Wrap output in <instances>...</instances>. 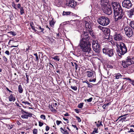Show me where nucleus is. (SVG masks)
I'll list each match as a JSON object with an SVG mask.
<instances>
[{"label": "nucleus", "instance_id": "1", "mask_svg": "<svg viewBox=\"0 0 134 134\" xmlns=\"http://www.w3.org/2000/svg\"><path fill=\"white\" fill-rule=\"evenodd\" d=\"M112 6L113 9L115 21L117 23L122 21L124 18V13L121 6L119 3L116 2H113Z\"/></svg>", "mask_w": 134, "mask_h": 134}, {"label": "nucleus", "instance_id": "56", "mask_svg": "<svg viewBox=\"0 0 134 134\" xmlns=\"http://www.w3.org/2000/svg\"><path fill=\"white\" fill-rule=\"evenodd\" d=\"M63 15H67V12H65L64 11L63 12Z\"/></svg>", "mask_w": 134, "mask_h": 134}, {"label": "nucleus", "instance_id": "28", "mask_svg": "<svg viewBox=\"0 0 134 134\" xmlns=\"http://www.w3.org/2000/svg\"><path fill=\"white\" fill-rule=\"evenodd\" d=\"M21 117L23 119H27L28 118L27 114L23 115L21 116Z\"/></svg>", "mask_w": 134, "mask_h": 134}, {"label": "nucleus", "instance_id": "40", "mask_svg": "<svg viewBox=\"0 0 134 134\" xmlns=\"http://www.w3.org/2000/svg\"><path fill=\"white\" fill-rule=\"evenodd\" d=\"M76 118L77 120L79 122H80L81 121V120L80 118L78 116H76Z\"/></svg>", "mask_w": 134, "mask_h": 134}, {"label": "nucleus", "instance_id": "22", "mask_svg": "<svg viewBox=\"0 0 134 134\" xmlns=\"http://www.w3.org/2000/svg\"><path fill=\"white\" fill-rule=\"evenodd\" d=\"M67 24V21H65L64 22L62 23L61 24V25L63 26V28L65 30V28L66 27Z\"/></svg>", "mask_w": 134, "mask_h": 134}, {"label": "nucleus", "instance_id": "36", "mask_svg": "<svg viewBox=\"0 0 134 134\" xmlns=\"http://www.w3.org/2000/svg\"><path fill=\"white\" fill-rule=\"evenodd\" d=\"M2 58L4 62H7L8 59L5 56H3Z\"/></svg>", "mask_w": 134, "mask_h": 134}, {"label": "nucleus", "instance_id": "9", "mask_svg": "<svg viewBox=\"0 0 134 134\" xmlns=\"http://www.w3.org/2000/svg\"><path fill=\"white\" fill-rule=\"evenodd\" d=\"M86 74L88 77L90 78L89 80V82H95L96 81V76H94L92 72L87 71L86 72Z\"/></svg>", "mask_w": 134, "mask_h": 134}, {"label": "nucleus", "instance_id": "29", "mask_svg": "<svg viewBox=\"0 0 134 134\" xmlns=\"http://www.w3.org/2000/svg\"><path fill=\"white\" fill-rule=\"evenodd\" d=\"M83 104H84L83 103H80L78 104V107L80 108H82L83 106Z\"/></svg>", "mask_w": 134, "mask_h": 134}, {"label": "nucleus", "instance_id": "62", "mask_svg": "<svg viewBox=\"0 0 134 134\" xmlns=\"http://www.w3.org/2000/svg\"><path fill=\"white\" fill-rule=\"evenodd\" d=\"M111 103L110 102H109L108 103H107V104H105L104 105L106 106H108Z\"/></svg>", "mask_w": 134, "mask_h": 134}, {"label": "nucleus", "instance_id": "2", "mask_svg": "<svg viewBox=\"0 0 134 134\" xmlns=\"http://www.w3.org/2000/svg\"><path fill=\"white\" fill-rule=\"evenodd\" d=\"M80 46L82 51L85 53L86 56L90 57V55L88 54L91 50L90 44L88 41H80Z\"/></svg>", "mask_w": 134, "mask_h": 134}, {"label": "nucleus", "instance_id": "50", "mask_svg": "<svg viewBox=\"0 0 134 134\" xmlns=\"http://www.w3.org/2000/svg\"><path fill=\"white\" fill-rule=\"evenodd\" d=\"M53 106L54 107H58L57 103H53Z\"/></svg>", "mask_w": 134, "mask_h": 134}, {"label": "nucleus", "instance_id": "31", "mask_svg": "<svg viewBox=\"0 0 134 134\" xmlns=\"http://www.w3.org/2000/svg\"><path fill=\"white\" fill-rule=\"evenodd\" d=\"M124 117L121 118V119L119 120V121H123V120L125 121V120L126 119V116H124Z\"/></svg>", "mask_w": 134, "mask_h": 134}, {"label": "nucleus", "instance_id": "4", "mask_svg": "<svg viewBox=\"0 0 134 134\" xmlns=\"http://www.w3.org/2000/svg\"><path fill=\"white\" fill-rule=\"evenodd\" d=\"M107 3L105 1L101 0V7L103 12L106 14L110 15L112 13V11L111 7L107 6Z\"/></svg>", "mask_w": 134, "mask_h": 134}, {"label": "nucleus", "instance_id": "55", "mask_svg": "<svg viewBox=\"0 0 134 134\" xmlns=\"http://www.w3.org/2000/svg\"><path fill=\"white\" fill-rule=\"evenodd\" d=\"M75 111L77 113H79V110L77 109H75Z\"/></svg>", "mask_w": 134, "mask_h": 134}, {"label": "nucleus", "instance_id": "58", "mask_svg": "<svg viewBox=\"0 0 134 134\" xmlns=\"http://www.w3.org/2000/svg\"><path fill=\"white\" fill-rule=\"evenodd\" d=\"M124 79H127V80H129V81H130H130H131L132 80L129 78H124Z\"/></svg>", "mask_w": 134, "mask_h": 134}, {"label": "nucleus", "instance_id": "15", "mask_svg": "<svg viewBox=\"0 0 134 134\" xmlns=\"http://www.w3.org/2000/svg\"><path fill=\"white\" fill-rule=\"evenodd\" d=\"M114 36V39L116 41H119L122 39V36L121 34L115 33Z\"/></svg>", "mask_w": 134, "mask_h": 134}, {"label": "nucleus", "instance_id": "6", "mask_svg": "<svg viewBox=\"0 0 134 134\" xmlns=\"http://www.w3.org/2000/svg\"><path fill=\"white\" fill-rule=\"evenodd\" d=\"M103 54L107 56L111 57L114 56V51L112 49L109 48L108 46H105L102 49Z\"/></svg>", "mask_w": 134, "mask_h": 134}, {"label": "nucleus", "instance_id": "3", "mask_svg": "<svg viewBox=\"0 0 134 134\" xmlns=\"http://www.w3.org/2000/svg\"><path fill=\"white\" fill-rule=\"evenodd\" d=\"M116 46L117 47L116 51L119 56H120L121 55H124L127 52V48L125 44L121 42L119 44H117Z\"/></svg>", "mask_w": 134, "mask_h": 134}, {"label": "nucleus", "instance_id": "24", "mask_svg": "<svg viewBox=\"0 0 134 134\" xmlns=\"http://www.w3.org/2000/svg\"><path fill=\"white\" fill-rule=\"evenodd\" d=\"M22 111L23 112L25 113H26V114H27V115L28 116V117H32V115H33V114H32L31 113H29L28 112L24 111L23 110H22Z\"/></svg>", "mask_w": 134, "mask_h": 134}, {"label": "nucleus", "instance_id": "34", "mask_svg": "<svg viewBox=\"0 0 134 134\" xmlns=\"http://www.w3.org/2000/svg\"><path fill=\"white\" fill-rule=\"evenodd\" d=\"M53 58L54 59L56 60L57 61H59V58L58 56H56L55 57H54Z\"/></svg>", "mask_w": 134, "mask_h": 134}, {"label": "nucleus", "instance_id": "14", "mask_svg": "<svg viewBox=\"0 0 134 134\" xmlns=\"http://www.w3.org/2000/svg\"><path fill=\"white\" fill-rule=\"evenodd\" d=\"M76 5V2L74 0H69L68 4V6L69 7H70L71 8H74Z\"/></svg>", "mask_w": 134, "mask_h": 134}, {"label": "nucleus", "instance_id": "38", "mask_svg": "<svg viewBox=\"0 0 134 134\" xmlns=\"http://www.w3.org/2000/svg\"><path fill=\"white\" fill-rule=\"evenodd\" d=\"M37 130L36 129H34L33 130V134H37Z\"/></svg>", "mask_w": 134, "mask_h": 134}, {"label": "nucleus", "instance_id": "23", "mask_svg": "<svg viewBox=\"0 0 134 134\" xmlns=\"http://www.w3.org/2000/svg\"><path fill=\"white\" fill-rule=\"evenodd\" d=\"M60 129L62 132L64 134H67V131L65 130V128L64 129L62 127H61Z\"/></svg>", "mask_w": 134, "mask_h": 134}, {"label": "nucleus", "instance_id": "53", "mask_svg": "<svg viewBox=\"0 0 134 134\" xmlns=\"http://www.w3.org/2000/svg\"><path fill=\"white\" fill-rule=\"evenodd\" d=\"M49 130V127L48 126H46V130L48 131Z\"/></svg>", "mask_w": 134, "mask_h": 134}, {"label": "nucleus", "instance_id": "16", "mask_svg": "<svg viewBox=\"0 0 134 134\" xmlns=\"http://www.w3.org/2000/svg\"><path fill=\"white\" fill-rule=\"evenodd\" d=\"M127 14L130 18H132V16L134 15V8L127 11Z\"/></svg>", "mask_w": 134, "mask_h": 134}, {"label": "nucleus", "instance_id": "43", "mask_svg": "<svg viewBox=\"0 0 134 134\" xmlns=\"http://www.w3.org/2000/svg\"><path fill=\"white\" fill-rule=\"evenodd\" d=\"M7 127L8 129H11L13 128V126L12 125H8Z\"/></svg>", "mask_w": 134, "mask_h": 134}, {"label": "nucleus", "instance_id": "48", "mask_svg": "<svg viewBox=\"0 0 134 134\" xmlns=\"http://www.w3.org/2000/svg\"><path fill=\"white\" fill-rule=\"evenodd\" d=\"M128 115V114H125L124 115H122L120 116H119L118 118V119H120V118H122V117L124 116H126L127 115Z\"/></svg>", "mask_w": 134, "mask_h": 134}, {"label": "nucleus", "instance_id": "32", "mask_svg": "<svg viewBox=\"0 0 134 134\" xmlns=\"http://www.w3.org/2000/svg\"><path fill=\"white\" fill-rule=\"evenodd\" d=\"M98 124H96V126L97 127L100 126H103V125L102 124V122H99V121H98Z\"/></svg>", "mask_w": 134, "mask_h": 134}, {"label": "nucleus", "instance_id": "44", "mask_svg": "<svg viewBox=\"0 0 134 134\" xmlns=\"http://www.w3.org/2000/svg\"><path fill=\"white\" fill-rule=\"evenodd\" d=\"M5 88H6V90H7L9 92V93H10V94H11V93H13V92L12 91H11V90H10L7 87H6Z\"/></svg>", "mask_w": 134, "mask_h": 134}, {"label": "nucleus", "instance_id": "46", "mask_svg": "<svg viewBox=\"0 0 134 134\" xmlns=\"http://www.w3.org/2000/svg\"><path fill=\"white\" fill-rule=\"evenodd\" d=\"M39 126L40 127L42 126L43 125V123L42 122H41L40 121H39Z\"/></svg>", "mask_w": 134, "mask_h": 134}, {"label": "nucleus", "instance_id": "33", "mask_svg": "<svg viewBox=\"0 0 134 134\" xmlns=\"http://www.w3.org/2000/svg\"><path fill=\"white\" fill-rule=\"evenodd\" d=\"M34 55H35L36 57V61H38L39 60V58H38V57L37 55V54L36 53H34Z\"/></svg>", "mask_w": 134, "mask_h": 134}, {"label": "nucleus", "instance_id": "13", "mask_svg": "<svg viewBox=\"0 0 134 134\" xmlns=\"http://www.w3.org/2000/svg\"><path fill=\"white\" fill-rule=\"evenodd\" d=\"M85 23L86 30V31H87L88 32H90L91 30L90 25L91 24V22L89 21L88 22L87 21H85Z\"/></svg>", "mask_w": 134, "mask_h": 134}, {"label": "nucleus", "instance_id": "18", "mask_svg": "<svg viewBox=\"0 0 134 134\" xmlns=\"http://www.w3.org/2000/svg\"><path fill=\"white\" fill-rule=\"evenodd\" d=\"M74 64L75 65V69H77V67L78 66L75 63H74L71 62L69 61V62H68V66H74Z\"/></svg>", "mask_w": 134, "mask_h": 134}, {"label": "nucleus", "instance_id": "37", "mask_svg": "<svg viewBox=\"0 0 134 134\" xmlns=\"http://www.w3.org/2000/svg\"><path fill=\"white\" fill-rule=\"evenodd\" d=\"M98 29H100V30H102L103 31V30H104L105 29V27L102 26L100 25H99L98 27Z\"/></svg>", "mask_w": 134, "mask_h": 134}, {"label": "nucleus", "instance_id": "17", "mask_svg": "<svg viewBox=\"0 0 134 134\" xmlns=\"http://www.w3.org/2000/svg\"><path fill=\"white\" fill-rule=\"evenodd\" d=\"M9 96L8 97L9 100L10 102H14L16 100L15 95L12 93H9Z\"/></svg>", "mask_w": 134, "mask_h": 134}, {"label": "nucleus", "instance_id": "8", "mask_svg": "<svg viewBox=\"0 0 134 134\" xmlns=\"http://www.w3.org/2000/svg\"><path fill=\"white\" fill-rule=\"evenodd\" d=\"M133 60V59H131L130 57H128L127 59L122 61V65L124 68L127 67L129 65L132 64Z\"/></svg>", "mask_w": 134, "mask_h": 134}, {"label": "nucleus", "instance_id": "21", "mask_svg": "<svg viewBox=\"0 0 134 134\" xmlns=\"http://www.w3.org/2000/svg\"><path fill=\"white\" fill-rule=\"evenodd\" d=\"M55 22L54 21L53 18L51 20L49 21V24L52 27H53Z\"/></svg>", "mask_w": 134, "mask_h": 134}, {"label": "nucleus", "instance_id": "57", "mask_svg": "<svg viewBox=\"0 0 134 134\" xmlns=\"http://www.w3.org/2000/svg\"><path fill=\"white\" fill-rule=\"evenodd\" d=\"M32 29L34 31V32H36L37 31V30L35 29L34 26H33L31 27Z\"/></svg>", "mask_w": 134, "mask_h": 134}, {"label": "nucleus", "instance_id": "59", "mask_svg": "<svg viewBox=\"0 0 134 134\" xmlns=\"http://www.w3.org/2000/svg\"><path fill=\"white\" fill-rule=\"evenodd\" d=\"M132 132H133V129H130V130L128 131V132L130 133Z\"/></svg>", "mask_w": 134, "mask_h": 134}, {"label": "nucleus", "instance_id": "11", "mask_svg": "<svg viewBox=\"0 0 134 134\" xmlns=\"http://www.w3.org/2000/svg\"><path fill=\"white\" fill-rule=\"evenodd\" d=\"M87 31H83L81 34V36L82 39L81 41H88L90 39V37L88 36V33Z\"/></svg>", "mask_w": 134, "mask_h": 134}, {"label": "nucleus", "instance_id": "42", "mask_svg": "<svg viewBox=\"0 0 134 134\" xmlns=\"http://www.w3.org/2000/svg\"><path fill=\"white\" fill-rule=\"evenodd\" d=\"M71 87L72 89L73 90L76 91V90L77 89V87L76 86H71Z\"/></svg>", "mask_w": 134, "mask_h": 134}, {"label": "nucleus", "instance_id": "27", "mask_svg": "<svg viewBox=\"0 0 134 134\" xmlns=\"http://www.w3.org/2000/svg\"><path fill=\"white\" fill-rule=\"evenodd\" d=\"M98 129L95 128L94 129V130L91 133V134H94L95 133H98Z\"/></svg>", "mask_w": 134, "mask_h": 134}, {"label": "nucleus", "instance_id": "25", "mask_svg": "<svg viewBox=\"0 0 134 134\" xmlns=\"http://www.w3.org/2000/svg\"><path fill=\"white\" fill-rule=\"evenodd\" d=\"M20 13L21 15H23L25 13L24 9V8L23 7H21L20 8Z\"/></svg>", "mask_w": 134, "mask_h": 134}, {"label": "nucleus", "instance_id": "52", "mask_svg": "<svg viewBox=\"0 0 134 134\" xmlns=\"http://www.w3.org/2000/svg\"><path fill=\"white\" fill-rule=\"evenodd\" d=\"M10 33H11V34L13 36H15L16 35V34L14 32H12L11 31L10 32Z\"/></svg>", "mask_w": 134, "mask_h": 134}, {"label": "nucleus", "instance_id": "30", "mask_svg": "<svg viewBox=\"0 0 134 134\" xmlns=\"http://www.w3.org/2000/svg\"><path fill=\"white\" fill-rule=\"evenodd\" d=\"M12 6L15 9L17 10L16 8V4H15L14 2H12Z\"/></svg>", "mask_w": 134, "mask_h": 134}, {"label": "nucleus", "instance_id": "45", "mask_svg": "<svg viewBox=\"0 0 134 134\" xmlns=\"http://www.w3.org/2000/svg\"><path fill=\"white\" fill-rule=\"evenodd\" d=\"M56 123L57 125H59L61 123H62V122L61 121L57 120L56 121Z\"/></svg>", "mask_w": 134, "mask_h": 134}, {"label": "nucleus", "instance_id": "51", "mask_svg": "<svg viewBox=\"0 0 134 134\" xmlns=\"http://www.w3.org/2000/svg\"><path fill=\"white\" fill-rule=\"evenodd\" d=\"M30 26L31 27L34 26V24L33 23V21L30 22Z\"/></svg>", "mask_w": 134, "mask_h": 134}, {"label": "nucleus", "instance_id": "61", "mask_svg": "<svg viewBox=\"0 0 134 134\" xmlns=\"http://www.w3.org/2000/svg\"><path fill=\"white\" fill-rule=\"evenodd\" d=\"M107 67H108L109 68H113V66H112V65H108Z\"/></svg>", "mask_w": 134, "mask_h": 134}, {"label": "nucleus", "instance_id": "12", "mask_svg": "<svg viewBox=\"0 0 134 134\" xmlns=\"http://www.w3.org/2000/svg\"><path fill=\"white\" fill-rule=\"evenodd\" d=\"M126 34L129 37H130L133 35V31L132 28L130 27H126L124 29Z\"/></svg>", "mask_w": 134, "mask_h": 134}, {"label": "nucleus", "instance_id": "7", "mask_svg": "<svg viewBox=\"0 0 134 134\" xmlns=\"http://www.w3.org/2000/svg\"><path fill=\"white\" fill-rule=\"evenodd\" d=\"M92 45L93 50L97 53H99L101 50L98 41L97 40H93Z\"/></svg>", "mask_w": 134, "mask_h": 134}, {"label": "nucleus", "instance_id": "35", "mask_svg": "<svg viewBox=\"0 0 134 134\" xmlns=\"http://www.w3.org/2000/svg\"><path fill=\"white\" fill-rule=\"evenodd\" d=\"M92 99L93 98L92 97H91L88 99H85V101H86L88 102H91L92 101Z\"/></svg>", "mask_w": 134, "mask_h": 134}, {"label": "nucleus", "instance_id": "47", "mask_svg": "<svg viewBox=\"0 0 134 134\" xmlns=\"http://www.w3.org/2000/svg\"><path fill=\"white\" fill-rule=\"evenodd\" d=\"M16 7L18 9H20L21 7V4H20L19 3L16 4Z\"/></svg>", "mask_w": 134, "mask_h": 134}, {"label": "nucleus", "instance_id": "54", "mask_svg": "<svg viewBox=\"0 0 134 134\" xmlns=\"http://www.w3.org/2000/svg\"><path fill=\"white\" fill-rule=\"evenodd\" d=\"M87 84L88 85V88H91L92 87L89 83H88Z\"/></svg>", "mask_w": 134, "mask_h": 134}, {"label": "nucleus", "instance_id": "26", "mask_svg": "<svg viewBox=\"0 0 134 134\" xmlns=\"http://www.w3.org/2000/svg\"><path fill=\"white\" fill-rule=\"evenodd\" d=\"M130 26L134 30V21H131L130 23Z\"/></svg>", "mask_w": 134, "mask_h": 134}, {"label": "nucleus", "instance_id": "10", "mask_svg": "<svg viewBox=\"0 0 134 134\" xmlns=\"http://www.w3.org/2000/svg\"><path fill=\"white\" fill-rule=\"evenodd\" d=\"M122 3L123 7L128 9L130 8L133 5L130 0H123Z\"/></svg>", "mask_w": 134, "mask_h": 134}, {"label": "nucleus", "instance_id": "41", "mask_svg": "<svg viewBox=\"0 0 134 134\" xmlns=\"http://www.w3.org/2000/svg\"><path fill=\"white\" fill-rule=\"evenodd\" d=\"M22 103L24 104L25 105L27 104L30 105L31 104L30 103H29L27 101H22L21 102Z\"/></svg>", "mask_w": 134, "mask_h": 134}, {"label": "nucleus", "instance_id": "19", "mask_svg": "<svg viewBox=\"0 0 134 134\" xmlns=\"http://www.w3.org/2000/svg\"><path fill=\"white\" fill-rule=\"evenodd\" d=\"M122 76L119 73H118L114 74V77L116 79H118L121 78Z\"/></svg>", "mask_w": 134, "mask_h": 134}, {"label": "nucleus", "instance_id": "39", "mask_svg": "<svg viewBox=\"0 0 134 134\" xmlns=\"http://www.w3.org/2000/svg\"><path fill=\"white\" fill-rule=\"evenodd\" d=\"M40 118L42 119H43V120H45L46 119V116L44 115H41L40 116Z\"/></svg>", "mask_w": 134, "mask_h": 134}, {"label": "nucleus", "instance_id": "49", "mask_svg": "<svg viewBox=\"0 0 134 134\" xmlns=\"http://www.w3.org/2000/svg\"><path fill=\"white\" fill-rule=\"evenodd\" d=\"M5 53L8 55H9L10 54V52L8 50L6 51L5 52Z\"/></svg>", "mask_w": 134, "mask_h": 134}, {"label": "nucleus", "instance_id": "64", "mask_svg": "<svg viewBox=\"0 0 134 134\" xmlns=\"http://www.w3.org/2000/svg\"><path fill=\"white\" fill-rule=\"evenodd\" d=\"M83 83H86L87 84H88V83H89V82L88 81H87V80H85V81H83Z\"/></svg>", "mask_w": 134, "mask_h": 134}, {"label": "nucleus", "instance_id": "63", "mask_svg": "<svg viewBox=\"0 0 134 134\" xmlns=\"http://www.w3.org/2000/svg\"><path fill=\"white\" fill-rule=\"evenodd\" d=\"M30 46H27V48L26 49V51H28V50L30 49Z\"/></svg>", "mask_w": 134, "mask_h": 134}, {"label": "nucleus", "instance_id": "5", "mask_svg": "<svg viewBox=\"0 0 134 134\" xmlns=\"http://www.w3.org/2000/svg\"><path fill=\"white\" fill-rule=\"evenodd\" d=\"M97 22L100 25L103 26H106L109 24L110 23V20L107 17L102 16L98 18Z\"/></svg>", "mask_w": 134, "mask_h": 134}, {"label": "nucleus", "instance_id": "60", "mask_svg": "<svg viewBox=\"0 0 134 134\" xmlns=\"http://www.w3.org/2000/svg\"><path fill=\"white\" fill-rule=\"evenodd\" d=\"M56 37L58 38L59 37V34L58 33L56 34Z\"/></svg>", "mask_w": 134, "mask_h": 134}, {"label": "nucleus", "instance_id": "20", "mask_svg": "<svg viewBox=\"0 0 134 134\" xmlns=\"http://www.w3.org/2000/svg\"><path fill=\"white\" fill-rule=\"evenodd\" d=\"M18 91L20 93H22L23 92V89L21 85H19L18 86Z\"/></svg>", "mask_w": 134, "mask_h": 134}]
</instances>
